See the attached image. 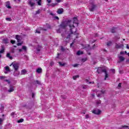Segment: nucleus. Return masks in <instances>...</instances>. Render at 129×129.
I'll list each match as a JSON object with an SVG mask.
<instances>
[{
    "mask_svg": "<svg viewBox=\"0 0 129 129\" xmlns=\"http://www.w3.org/2000/svg\"><path fill=\"white\" fill-rule=\"evenodd\" d=\"M126 48H127V49H129L128 44H127V45H126Z\"/></svg>",
    "mask_w": 129,
    "mask_h": 129,
    "instance_id": "nucleus-64",
    "label": "nucleus"
},
{
    "mask_svg": "<svg viewBox=\"0 0 129 129\" xmlns=\"http://www.w3.org/2000/svg\"><path fill=\"white\" fill-rule=\"evenodd\" d=\"M61 98H63V99H66L67 98V97L65 95H61Z\"/></svg>",
    "mask_w": 129,
    "mask_h": 129,
    "instance_id": "nucleus-35",
    "label": "nucleus"
},
{
    "mask_svg": "<svg viewBox=\"0 0 129 129\" xmlns=\"http://www.w3.org/2000/svg\"><path fill=\"white\" fill-rule=\"evenodd\" d=\"M121 129H128V126L124 125L121 127Z\"/></svg>",
    "mask_w": 129,
    "mask_h": 129,
    "instance_id": "nucleus-28",
    "label": "nucleus"
},
{
    "mask_svg": "<svg viewBox=\"0 0 129 129\" xmlns=\"http://www.w3.org/2000/svg\"><path fill=\"white\" fill-rule=\"evenodd\" d=\"M78 65H79V64L78 63H76V64H73L72 66L73 67H77V66H78Z\"/></svg>",
    "mask_w": 129,
    "mask_h": 129,
    "instance_id": "nucleus-39",
    "label": "nucleus"
},
{
    "mask_svg": "<svg viewBox=\"0 0 129 129\" xmlns=\"http://www.w3.org/2000/svg\"><path fill=\"white\" fill-rule=\"evenodd\" d=\"M118 59H119V60L117 61V63H120L121 62H123V60H125V58L120 55V54H118Z\"/></svg>",
    "mask_w": 129,
    "mask_h": 129,
    "instance_id": "nucleus-6",
    "label": "nucleus"
},
{
    "mask_svg": "<svg viewBox=\"0 0 129 129\" xmlns=\"http://www.w3.org/2000/svg\"><path fill=\"white\" fill-rule=\"evenodd\" d=\"M28 5H30V7H34L35 6V3H32V1H30L28 2Z\"/></svg>",
    "mask_w": 129,
    "mask_h": 129,
    "instance_id": "nucleus-17",
    "label": "nucleus"
},
{
    "mask_svg": "<svg viewBox=\"0 0 129 129\" xmlns=\"http://www.w3.org/2000/svg\"><path fill=\"white\" fill-rule=\"evenodd\" d=\"M22 49L24 50V51H27V47H26V46H23Z\"/></svg>",
    "mask_w": 129,
    "mask_h": 129,
    "instance_id": "nucleus-33",
    "label": "nucleus"
},
{
    "mask_svg": "<svg viewBox=\"0 0 129 129\" xmlns=\"http://www.w3.org/2000/svg\"><path fill=\"white\" fill-rule=\"evenodd\" d=\"M22 44H23V42H19L17 43V46H22Z\"/></svg>",
    "mask_w": 129,
    "mask_h": 129,
    "instance_id": "nucleus-44",
    "label": "nucleus"
},
{
    "mask_svg": "<svg viewBox=\"0 0 129 129\" xmlns=\"http://www.w3.org/2000/svg\"><path fill=\"white\" fill-rule=\"evenodd\" d=\"M42 49V46L38 45L36 48L37 53H39Z\"/></svg>",
    "mask_w": 129,
    "mask_h": 129,
    "instance_id": "nucleus-15",
    "label": "nucleus"
},
{
    "mask_svg": "<svg viewBox=\"0 0 129 129\" xmlns=\"http://www.w3.org/2000/svg\"><path fill=\"white\" fill-rule=\"evenodd\" d=\"M98 74H100L102 73H105L104 80H106V78H108V74H107V71L106 67H99L97 70Z\"/></svg>",
    "mask_w": 129,
    "mask_h": 129,
    "instance_id": "nucleus-2",
    "label": "nucleus"
},
{
    "mask_svg": "<svg viewBox=\"0 0 129 129\" xmlns=\"http://www.w3.org/2000/svg\"><path fill=\"white\" fill-rule=\"evenodd\" d=\"M34 97H35V94L34 93H32V98H34Z\"/></svg>",
    "mask_w": 129,
    "mask_h": 129,
    "instance_id": "nucleus-61",
    "label": "nucleus"
},
{
    "mask_svg": "<svg viewBox=\"0 0 129 129\" xmlns=\"http://www.w3.org/2000/svg\"><path fill=\"white\" fill-rule=\"evenodd\" d=\"M47 2L48 3V4H50L51 2V0H47Z\"/></svg>",
    "mask_w": 129,
    "mask_h": 129,
    "instance_id": "nucleus-60",
    "label": "nucleus"
},
{
    "mask_svg": "<svg viewBox=\"0 0 129 129\" xmlns=\"http://www.w3.org/2000/svg\"><path fill=\"white\" fill-rule=\"evenodd\" d=\"M83 88L84 89H86L87 88V86H83Z\"/></svg>",
    "mask_w": 129,
    "mask_h": 129,
    "instance_id": "nucleus-58",
    "label": "nucleus"
},
{
    "mask_svg": "<svg viewBox=\"0 0 129 129\" xmlns=\"http://www.w3.org/2000/svg\"><path fill=\"white\" fill-rule=\"evenodd\" d=\"M96 48H97V46L95 45V44H94L93 46V47H92V49L93 50H94L95 49H96Z\"/></svg>",
    "mask_w": 129,
    "mask_h": 129,
    "instance_id": "nucleus-40",
    "label": "nucleus"
},
{
    "mask_svg": "<svg viewBox=\"0 0 129 129\" xmlns=\"http://www.w3.org/2000/svg\"><path fill=\"white\" fill-rule=\"evenodd\" d=\"M61 50L62 52H64V51H65V48H64L63 46H61Z\"/></svg>",
    "mask_w": 129,
    "mask_h": 129,
    "instance_id": "nucleus-42",
    "label": "nucleus"
},
{
    "mask_svg": "<svg viewBox=\"0 0 129 129\" xmlns=\"http://www.w3.org/2000/svg\"><path fill=\"white\" fill-rule=\"evenodd\" d=\"M59 64L60 66H61L62 67H63L65 66V65H66V63L64 62H59Z\"/></svg>",
    "mask_w": 129,
    "mask_h": 129,
    "instance_id": "nucleus-24",
    "label": "nucleus"
},
{
    "mask_svg": "<svg viewBox=\"0 0 129 129\" xmlns=\"http://www.w3.org/2000/svg\"><path fill=\"white\" fill-rule=\"evenodd\" d=\"M6 21H8L9 22H11L12 21V18H6Z\"/></svg>",
    "mask_w": 129,
    "mask_h": 129,
    "instance_id": "nucleus-34",
    "label": "nucleus"
},
{
    "mask_svg": "<svg viewBox=\"0 0 129 129\" xmlns=\"http://www.w3.org/2000/svg\"><path fill=\"white\" fill-rule=\"evenodd\" d=\"M92 113H101V110L98 109H94L92 111Z\"/></svg>",
    "mask_w": 129,
    "mask_h": 129,
    "instance_id": "nucleus-10",
    "label": "nucleus"
},
{
    "mask_svg": "<svg viewBox=\"0 0 129 129\" xmlns=\"http://www.w3.org/2000/svg\"><path fill=\"white\" fill-rule=\"evenodd\" d=\"M74 44V42L71 43L70 47H72V46Z\"/></svg>",
    "mask_w": 129,
    "mask_h": 129,
    "instance_id": "nucleus-62",
    "label": "nucleus"
},
{
    "mask_svg": "<svg viewBox=\"0 0 129 129\" xmlns=\"http://www.w3.org/2000/svg\"><path fill=\"white\" fill-rule=\"evenodd\" d=\"M124 54V51H121V52H120L119 55H120H120H123Z\"/></svg>",
    "mask_w": 129,
    "mask_h": 129,
    "instance_id": "nucleus-49",
    "label": "nucleus"
},
{
    "mask_svg": "<svg viewBox=\"0 0 129 129\" xmlns=\"http://www.w3.org/2000/svg\"><path fill=\"white\" fill-rule=\"evenodd\" d=\"M6 76H0L1 80H2L4 82H6V81L7 80V79H6Z\"/></svg>",
    "mask_w": 129,
    "mask_h": 129,
    "instance_id": "nucleus-14",
    "label": "nucleus"
},
{
    "mask_svg": "<svg viewBox=\"0 0 129 129\" xmlns=\"http://www.w3.org/2000/svg\"><path fill=\"white\" fill-rule=\"evenodd\" d=\"M50 16H52V17H55V14H53V13L50 12Z\"/></svg>",
    "mask_w": 129,
    "mask_h": 129,
    "instance_id": "nucleus-50",
    "label": "nucleus"
},
{
    "mask_svg": "<svg viewBox=\"0 0 129 129\" xmlns=\"http://www.w3.org/2000/svg\"><path fill=\"white\" fill-rule=\"evenodd\" d=\"M14 76H19V75H20V72H14Z\"/></svg>",
    "mask_w": 129,
    "mask_h": 129,
    "instance_id": "nucleus-23",
    "label": "nucleus"
},
{
    "mask_svg": "<svg viewBox=\"0 0 129 129\" xmlns=\"http://www.w3.org/2000/svg\"><path fill=\"white\" fill-rule=\"evenodd\" d=\"M42 0H38L37 1V4L38 5V6H41L42 5Z\"/></svg>",
    "mask_w": 129,
    "mask_h": 129,
    "instance_id": "nucleus-29",
    "label": "nucleus"
},
{
    "mask_svg": "<svg viewBox=\"0 0 129 129\" xmlns=\"http://www.w3.org/2000/svg\"><path fill=\"white\" fill-rule=\"evenodd\" d=\"M73 21H74V22H73L74 24L73 25H70L69 27H70V26H71V27L72 28H73V26H74L75 29H76L75 28V26L76 27H77L78 26V20L77 19V17H74Z\"/></svg>",
    "mask_w": 129,
    "mask_h": 129,
    "instance_id": "nucleus-4",
    "label": "nucleus"
},
{
    "mask_svg": "<svg viewBox=\"0 0 129 129\" xmlns=\"http://www.w3.org/2000/svg\"><path fill=\"white\" fill-rule=\"evenodd\" d=\"M63 8L58 9L57 10V11H56V13L58 15H61V14H63Z\"/></svg>",
    "mask_w": 129,
    "mask_h": 129,
    "instance_id": "nucleus-12",
    "label": "nucleus"
},
{
    "mask_svg": "<svg viewBox=\"0 0 129 129\" xmlns=\"http://www.w3.org/2000/svg\"><path fill=\"white\" fill-rule=\"evenodd\" d=\"M57 33H61V29H58L57 30Z\"/></svg>",
    "mask_w": 129,
    "mask_h": 129,
    "instance_id": "nucleus-54",
    "label": "nucleus"
},
{
    "mask_svg": "<svg viewBox=\"0 0 129 129\" xmlns=\"http://www.w3.org/2000/svg\"><path fill=\"white\" fill-rule=\"evenodd\" d=\"M56 2H57V3H60L61 0H56Z\"/></svg>",
    "mask_w": 129,
    "mask_h": 129,
    "instance_id": "nucleus-63",
    "label": "nucleus"
},
{
    "mask_svg": "<svg viewBox=\"0 0 129 129\" xmlns=\"http://www.w3.org/2000/svg\"><path fill=\"white\" fill-rule=\"evenodd\" d=\"M40 13L41 12L40 11V10H38L36 12V15H39Z\"/></svg>",
    "mask_w": 129,
    "mask_h": 129,
    "instance_id": "nucleus-36",
    "label": "nucleus"
},
{
    "mask_svg": "<svg viewBox=\"0 0 129 129\" xmlns=\"http://www.w3.org/2000/svg\"><path fill=\"white\" fill-rule=\"evenodd\" d=\"M8 38H5L3 39V43H4V44H8Z\"/></svg>",
    "mask_w": 129,
    "mask_h": 129,
    "instance_id": "nucleus-22",
    "label": "nucleus"
},
{
    "mask_svg": "<svg viewBox=\"0 0 129 129\" xmlns=\"http://www.w3.org/2000/svg\"><path fill=\"white\" fill-rule=\"evenodd\" d=\"M123 47H124V45H123V44L115 43V49H123Z\"/></svg>",
    "mask_w": 129,
    "mask_h": 129,
    "instance_id": "nucleus-7",
    "label": "nucleus"
},
{
    "mask_svg": "<svg viewBox=\"0 0 129 129\" xmlns=\"http://www.w3.org/2000/svg\"><path fill=\"white\" fill-rule=\"evenodd\" d=\"M7 91L9 93H11V92H13V91H15V86L12 85H10L9 89H8Z\"/></svg>",
    "mask_w": 129,
    "mask_h": 129,
    "instance_id": "nucleus-5",
    "label": "nucleus"
},
{
    "mask_svg": "<svg viewBox=\"0 0 129 129\" xmlns=\"http://www.w3.org/2000/svg\"><path fill=\"white\" fill-rule=\"evenodd\" d=\"M3 120H4L3 119L0 118V124H2V123L3 122Z\"/></svg>",
    "mask_w": 129,
    "mask_h": 129,
    "instance_id": "nucleus-55",
    "label": "nucleus"
},
{
    "mask_svg": "<svg viewBox=\"0 0 129 129\" xmlns=\"http://www.w3.org/2000/svg\"><path fill=\"white\" fill-rule=\"evenodd\" d=\"M112 43V42L111 41H108V42H107V46H108L109 47V46H110Z\"/></svg>",
    "mask_w": 129,
    "mask_h": 129,
    "instance_id": "nucleus-32",
    "label": "nucleus"
},
{
    "mask_svg": "<svg viewBox=\"0 0 129 129\" xmlns=\"http://www.w3.org/2000/svg\"><path fill=\"white\" fill-rule=\"evenodd\" d=\"M7 58H9V59H10L11 60H12L13 59V57L11 56V54L10 53H8L7 54Z\"/></svg>",
    "mask_w": 129,
    "mask_h": 129,
    "instance_id": "nucleus-18",
    "label": "nucleus"
},
{
    "mask_svg": "<svg viewBox=\"0 0 129 129\" xmlns=\"http://www.w3.org/2000/svg\"><path fill=\"white\" fill-rule=\"evenodd\" d=\"M6 7L8 9H12V7H11V3H10V2L8 1L6 2Z\"/></svg>",
    "mask_w": 129,
    "mask_h": 129,
    "instance_id": "nucleus-13",
    "label": "nucleus"
},
{
    "mask_svg": "<svg viewBox=\"0 0 129 129\" xmlns=\"http://www.w3.org/2000/svg\"><path fill=\"white\" fill-rule=\"evenodd\" d=\"M97 96V97H101V94H98Z\"/></svg>",
    "mask_w": 129,
    "mask_h": 129,
    "instance_id": "nucleus-56",
    "label": "nucleus"
},
{
    "mask_svg": "<svg viewBox=\"0 0 129 129\" xmlns=\"http://www.w3.org/2000/svg\"><path fill=\"white\" fill-rule=\"evenodd\" d=\"M83 51H81L80 50H78L77 52V55L78 56H80V55H83Z\"/></svg>",
    "mask_w": 129,
    "mask_h": 129,
    "instance_id": "nucleus-19",
    "label": "nucleus"
},
{
    "mask_svg": "<svg viewBox=\"0 0 129 129\" xmlns=\"http://www.w3.org/2000/svg\"><path fill=\"white\" fill-rule=\"evenodd\" d=\"M96 103H97V104H100L101 103V100H99V101H97V102H96Z\"/></svg>",
    "mask_w": 129,
    "mask_h": 129,
    "instance_id": "nucleus-41",
    "label": "nucleus"
},
{
    "mask_svg": "<svg viewBox=\"0 0 129 129\" xmlns=\"http://www.w3.org/2000/svg\"><path fill=\"white\" fill-rule=\"evenodd\" d=\"M4 108H5V105H4V104H1V108H0V110L1 112H0L3 113V110Z\"/></svg>",
    "mask_w": 129,
    "mask_h": 129,
    "instance_id": "nucleus-21",
    "label": "nucleus"
},
{
    "mask_svg": "<svg viewBox=\"0 0 129 129\" xmlns=\"http://www.w3.org/2000/svg\"><path fill=\"white\" fill-rule=\"evenodd\" d=\"M11 44H15V43H16V41L11 40Z\"/></svg>",
    "mask_w": 129,
    "mask_h": 129,
    "instance_id": "nucleus-45",
    "label": "nucleus"
},
{
    "mask_svg": "<svg viewBox=\"0 0 129 129\" xmlns=\"http://www.w3.org/2000/svg\"><path fill=\"white\" fill-rule=\"evenodd\" d=\"M53 18L54 20H59V17H58V16H54Z\"/></svg>",
    "mask_w": 129,
    "mask_h": 129,
    "instance_id": "nucleus-43",
    "label": "nucleus"
},
{
    "mask_svg": "<svg viewBox=\"0 0 129 129\" xmlns=\"http://www.w3.org/2000/svg\"><path fill=\"white\" fill-rule=\"evenodd\" d=\"M110 71H111L112 72H113V73H114V72H115V70H114V69H111L110 70Z\"/></svg>",
    "mask_w": 129,
    "mask_h": 129,
    "instance_id": "nucleus-51",
    "label": "nucleus"
},
{
    "mask_svg": "<svg viewBox=\"0 0 129 129\" xmlns=\"http://www.w3.org/2000/svg\"><path fill=\"white\" fill-rule=\"evenodd\" d=\"M35 33H37L38 34H40L41 32L39 30H36Z\"/></svg>",
    "mask_w": 129,
    "mask_h": 129,
    "instance_id": "nucleus-52",
    "label": "nucleus"
},
{
    "mask_svg": "<svg viewBox=\"0 0 129 129\" xmlns=\"http://www.w3.org/2000/svg\"><path fill=\"white\" fill-rule=\"evenodd\" d=\"M35 83H37V84H38V85H40L41 84V83H40V81H38V80H36L35 81Z\"/></svg>",
    "mask_w": 129,
    "mask_h": 129,
    "instance_id": "nucleus-47",
    "label": "nucleus"
},
{
    "mask_svg": "<svg viewBox=\"0 0 129 129\" xmlns=\"http://www.w3.org/2000/svg\"><path fill=\"white\" fill-rule=\"evenodd\" d=\"M5 70L6 71V72H5V74H7L8 73V72H10V68L9 67H6L5 68Z\"/></svg>",
    "mask_w": 129,
    "mask_h": 129,
    "instance_id": "nucleus-16",
    "label": "nucleus"
},
{
    "mask_svg": "<svg viewBox=\"0 0 129 129\" xmlns=\"http://www.w3.org/2000/svg\"><path fill=\"white\" fill-rule=\"evenodd\" d=\"M95 8H96V5L92 4L91 6L89 7V10L90 12H93L94 10H95Z\"/></svg>",
    "mask_w": 129,
    "mask_h": 129,
    "instance_id": "nucleus-8",
    "label": "nucleus"
},
{
    "mask_svg": "<svg viewBox=\"0 0 129 129\" xmlns=\"http://www.w3.org/2000/svg\"><path fill=\"white\" fill-rule=\"evenodd\" d=\"M16 39L17 40V42L20 43L22 40V37H21V36L17 35H16Z\"/></svg>",
    "mask_w": 129,
    "mask_h": 129,
    "instance_id": "nucleus-11",
    "label": "nucleus"
},
{
    "mask_svg": "<svg viewBox=\"0 0 129 129\" xmlns=\"http://www.w3.org/2000/svg\"><path fill=\"white\" fill-rule=\"evenodd\" d=\"M26 73H27V71H26V70H23L21 71V74L22 75H25Z\"/></svg>",
    "mask_w": 129,
    "mask_h": 129,
    "instance_id": "nucleus-25",
    "label": "nucleus"
},
{
    "mask_svg": "<svg viewBox=\"0 0 129 129\" xmlns=\"http://www.w3.org/2000/svg\"><path fill=\"white\" fill-rule=\"evenodd\" d=\"M87 61V57L83 58L82 59V62H84Z\"/></svg>",
    "mask_w": 129,
    "mask_h": 129,
    "instance_id": "nucleus-31",
    "label": "nucleus"
},
{
    "mask_svg": "<svg viewBox=\"0 0 129 129\" xmlns=\"http://www.w3.org/2000/svg\"><path fill=\"white\" fill-rule=\"evenodd\" d=\"M86 118H89V114L86 115Z\"/></svg>",
    "mask_w": 129,
    "mask_h": 129,
    "instance_id": "nucleus-57",
    "label": "nucleus"
},
{
    "mask_svg": "<svg viewBox=\"0 0 129 129\" xmlns=\"http://www.w3.org/2000/svg\"><path fill=\"white\" fill-rule=\"evenodd\" d=\"M71 22H72L71 20L62 21L60 23L59 27L61 28V29H66L68 26L70 25V23H71Z\"/></svg>",
    "mask_w": 129,
    "mask_h": 129,
    "instance_id": "nucleus-3",
    "label": "nucleus"
},
{
    "mask_svg": "<svg viewBox=\"0 0 129 129\" xmlns=\"http://www.w3.org/2000/svg\"><path fill=\"white\" fill-rule=\"evenodd\" d=\"M38 30H42V31H47V29H44V28H42L41 27L38 28Z\"/></svg>",
    "mask_w": 129,
    "mask_h": 129,
    "instance_id": "nucleus-37",
    "label": "nucleus"
},
{
    "mask_svg": "<svg viewBox=\"0 0 129 129\" xmlns=\"http://www.w3.org/2000/svg\"><path fill=\"white\" fill-rule=\"evenodd\" d=\"M100 92L102 94H104V93H105V90L100 91Z\"/></svg>",
    "mask_w": 129,
    "mask_h": 129,
    "instance_id": "nucleus-46",
    "label": "nucleus"
},
{
    "mask_svg": "<svg viewBox=\"0 0 129 129\" xmlns=\"http://www.w3.org/2000/svg\"><path fill=\"white\" fill-rule=\"evenodd\" d=\"M14 2H15V3H20V2H21V0H14Z\"/></svg>",
    "mask_w": 129,
    "mask_h": 129,
    "instance_id": "nucleus-53",
    "label": "nucleus"
},
{
    "mask_svg": "<svg viewBox=\"0 0 129 129\" xmlns=\"http://www.w3.org/2000/svg\"><path fill=\"white\" fill-rule=\"evenodd\" d=\"M78 78H79V75L74 76L73 77V79H74V80H76V79H77Z\"/></svg>",
    "mask_w": 129,
    "mask_h": 129,
    "instance_id": "nucleus-26",
    "label": "nucleus"
},
{
    "mask_svg": "<svg viewBox=\"0 0 129 129\" xmlns=\"http://www.w3.org/2000/svg\"><path fill=\"white\" fill-rule=\"evenodd\" d=\"M118 86V87H121V83H119Z\"/></svg>",
    "mask_w": 129,
    "mask_h": 129,
    "instance_id": "nucleus-59",
    "label": "nucleus"
},
{
    "mask_svg": "<svg viewBox=\"0 0 129 129\" xmlns=\"http://www.w3.org/2000/svg\"><path fill=\"white\" fill-rule=\"evenodd\" d=\"M111 33H112L113 34L114 33H115V32H116L115 28L113 27V28L111 29Z\"/></svg>",
    "mask_w": 129,
    "mask_h": 129,
    "instance_id": "nucleus-27",
    "label": "nucleus"
},
{
    "mask_svg": "<svg viewBox=\"0 0 129 129\" xmlns=\"http://www.w3.org/2000/svg\"><path fill=\"white\" fill-rule=\"evenodd\" d=\"M6 82H7V83H8V84H11V81H10V80H6Z\"/></svg>",
    "mask_w": 129,
    "mask_h": 129,
    "instance_id": "nucleus-48",
    "label": "nucleus"
},
{
    "mask_svg": "<svg viewBox=\"0 0 129 129\" xmlns=\"http://www.w3.org/2000/svg\"><path fill=\"white\" fill-rule=\"evenodd\" d=\"M37 73H38L40 74V73H42V69L41 68H38L36 70Z\"/></svg>",
    "mask_w": 129,
    "mask_h": 129,
    "instance_id": "nucleus-20",
    "label": "nucleus"
},
{
    "mask_svg": "<svg viewBox=\"0 0 129 129\" xmlns=\"http://www.w3.org/2000/svg\"><path fill=\"white\" fill-rule=\"evenodd\" d=\"M13 65V67L14 69H15V71H17L18 69H19V64L18 63H14L13 64V63L12 64L10 65V66H12Z\"/></svg>",
    "mask_w": 129,
    "mask_h": 129,
    "instance_id": "nucleus-9",
    "label": "nucleus"
},
{
    "mask_svg": "<svg viewBox=\"0 0 129 129\" xmlns=\"http://www.w3.org/2000/svg\"><path fill=\"white\" fill-rule=\"evenodd\" d=\"M70 28L71 33L68 32L67 33H66L65 35L66 37H64V35L61 34V36L62 37V38H64L63 39V41L65 43H69V42H70L71 35H72V34H74V35H78V33H77V30L75 29V28L74 27V25H73V28L71 26H70Z\"/></svg>",
    "mask_w": 129,
    "mask_h": 129,
    "instance_id": "nucleus-1",
    "label": "nucleus"
},
{
    "mask_svg": "<svg viewBox=\"0 0 129 129\" xmlns=\"http://www.w3.org/2000/svg\"><path fill=\"white\" fill-rule=\"evenodd\" d=\"M23 121H24V119L21 118V119L18 120L17 121V122H18V123H21V122H23Z\"/></svg>",
    "mask_w": 129,
    "mask_h": 129,
    "instance_id": "nucleus-30",
    "label": "nucleus"
},
{
    "mask_svg": "<svg viewBox=\"0 0 129 129\" xmlns=\"http://www.w3.org/2000/svg\"><path fill=\"white\" fill-rule=\"evenodd\" d=\"M56 5H57V4H56V3H55V4L52 3V4H51L50 5L51 7H55V6H56Z\"/></svg>",
    "mask_w": 129,
    "mask_h": 129,
    "instance_id": "nucleus-38",
    "label": "nucleus"
}]
</instances>
